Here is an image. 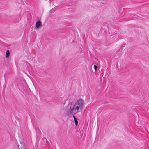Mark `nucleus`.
Segmentation results:
<instances>
[{
	"mask_svg": "<svg viewBox=\"0 0 149 149\" xmlns=\"http://www.w3.org/2000/svg\"><path fill=\"white\" fill-rule=\"evenodd\" d=\"M83 100L81 99L77 100L75 103H69L65 108L66 113L74 115L81 111L83 108Z\"/></svg>",
	"mask_w": 149,
	"mask_h": 149,
	"instance_id": "1",
	"label": "nucleus"
},
{
	"mask_svg": "<svg viewBox=\"0 0 149 149\" xmlns=\"http://www.w3.org/2000/svg\"><path fill=\"white\" fill-rule=\"evenodd\" d=\"M42 23L40 21H38L36 24V27L38 28L41 27L42 26Z\"/></svg>",
	"mask_w": 149,
	"mask_h": 149,
	"instance_id": "2",
	"label": "nucleus"
},
{
	"mask_svg": "<svg viewBox=\"0 0 149 149\" xmlns=\"http://www.w3.org/2000/svg\"><path fill=\"white\" fill-rule=\"evenodd\" d=\"M21 146H20V147H19L20 146L18 145L19 149H25V148L24 144L22 143H21Z\"/></svg>",
	"mask_w": 149,
	"mask_h": 149,
	"instance_id": "3",
	"label": "nucleus"
},
{
	"mask_svg": "<svg viewBox=\"0 0 149 149\" xmlns=\"http://www.w3.org/2000/svg\"><path fill=\"white\" fill-rule=\"evenodd\" d=\"M10 55V52L9 50H7L6 52V57L8 58L9 57Z\"/></svg>",
	"mask_w": 149,
	"mask_h": 149,
	"instance_id": "4",
	"label": "nucleus"
},
{
	"mask_svg": "<svg viewBox=\"0 0 149 149\" xmlns=\"http://www.w3.org/2000/svg\"><path fill=\"white\" fill-rule=\"evenodd\" d=\"M94 68L95 70V71H96V70H97V66L95 65H94Z\"/></svg>",
	"mask_w": 149,
	"mask_h": 149,
	"instance_id": "5",
	"label": "nucleus"
},
{
	"mask_svg": "<svg viewBox=\"0 0 149 149\" xmlns=\"http://www.w3.org/2000/svg\"><path fill=\"white\" fill-rule=\"evenodd\" d=\"M75 124L76 126H77L78 124V122H75Z\"/></svg>",
	"mask_w": 149,
	"mask_h": 149,
	"instance_id": "6",
	"label": "nucleus"
},
{
	"mask_svg": "<svg viewBox=\"0 0 149 149\" xmlns=\"http://www.w3.org/2000/svg\"><path fill=\"white\" fill-rule=\"evenodd\" d=\"M73 117L74 118V121H77V120L76 118L74 116H73Z\"/></svg>",
	"mask_w": 149,
	"mask_h": 149,
	"instance_id": "7",
	"label": "nucleus"
}]
</instances>
